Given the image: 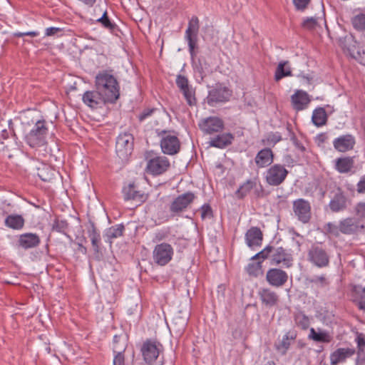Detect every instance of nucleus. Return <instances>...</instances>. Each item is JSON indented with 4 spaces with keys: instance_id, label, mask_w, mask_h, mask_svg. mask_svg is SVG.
Here are the masks:
<instances>
[{
    "instance_id": "obj_1",
    "label": "nucleus",
    "mask_w": 365,
    "mask_h": 365,
    "mask_svg": "<svg viewBox=\"0 0 365 365\" xmlns=\"http://www.w3.org/2000/svg\"><path fill=\"white\" fill-rule=\"evenodd\" d=\"M95 87L110 103H115L120 96V86L117 79L108 71L99 72L95 78Z\"/></svg>"
},
{
    "instance_id": "obj_2",
    "label": "nucleus",
    "mask_w": 365,
    "mask_h": 365,
    "mask_svg": "<svg viewBox=\"0 0 365 365\" xmlns=\"http://www.w3.org/2000/svg\"><path fill=\"white\" fill-rule=\"evenodd\" d=\"M145 160L147 163L145 168L147 173L154 176L165 173L170 166L168 158L159 155L152 150L145 153Z\"/></svg>"
},
{
    "instance_id": "obj_3",
    "label": "nucleus",
    "mask_w": 365,
    "mask_h": 365,
    "mask_svg": "<svg viewBox=\"0 0 365 365\" xmlns=\"http://www.w3.org/2000/svg\"><path fill=\"white\" fill-rule=\"evenodd\" d=\"M307 259L318 268H324L329 265L330 255L321 243H314L307 250Z\"/></svg>"
},
{
    "instance_id": "obj_4",
    "label": "nucleus",
    "mask_w": 365,
    "mask_h": 365,
    "mask_svg": "<svg viewBox=\"0 0 365 365\" xmlns=\"http://www.w3.org/2000/svg\"><path fill=\"white\" fill-rule=\"evenodd\" d=\"M330 202L329 208L332 212H340L346 210L349 205V200L342 189L334 185L329 194Z\"/></svg>"
},
{
    "instance_id": "obj_5",
    "label": "nucleus",
    "mask_w": 365,
    "mask_h": 365,
    "mask_svg": "<svg viewBox=\"0 0 365 365\" xmlns=\"http://www.w3.org/2000/svg\"><path fill=\"white\" fill-rule=\"evenodd\" d=\"M174 250L172 246L166 242L157 245L153 252V261L160 266L168 264L173 256Z\"/></svg>"
},
{
    "instance_id": "obj_6",
    "label": "nucleus",
    "mask_w": 365,
    "mask_h": 365,
    "mask_svg": "<svg viewBox=\"0 0 365 365\" xmlns=\"http://www.w3.org/2000/svg\"><path fill=\"white\" fill-rule=\"evenodd\" d=\"M161 344L150 339L143 342L140 351L146 365H153L160 356Z\"/></svg>"
},
{
    "instance_id": "obj_7",
    "label": "nucleus",
    "mask_w": 365,
    "mask_h": 365,
    "mask_svg": "<svg viewBox=\"0 0 365 365\" xmlns=\"http://www.w3.org/2000/svg\"><path fill=\"white\" fill-rule=\"evenodd\" d=\"M199 29V19L197 16H194L188 22V26L185 35V38L188 43L189 51L192 57L195 56V49L197 47Z\"/></svg>"
},
{
    "instance_id": "obj_8",
    "label": "nucleus",
    "mask_w": 365,
    "mask_h": 365,
    "mask_svg": "<svg viewBox=\"0 0 365 365\" xmlns=\"http://www.w3.org/2000/svg\"><path fill=\"white\" fill-rule=\"evenodd\" d=\"M293 212L297 220L301 222L308 223L312 217L310 202L303 198L293 201Z\"/></svg>"
},
{
    "instance_id": "obj_9",
    "label": "nucleus",
    "mask_w": 365,
    "mask_h": 365,
    "mask_svg": "<svg viewBox=\"0 0 365 365\" xmlns=\"http://www.w3.org/2000/svg\"><path fill=\"white\" fill-rule=\"evenodd\" d=\"M270 250L269 257L272 264L277 265L282 264L284 267L287 268L292 266V255L283 247L271 246Z\"/></svg>"
},
{
    "instance_id": "obj_10",
    "label": "nucleus",
    "mask_w": 365,
    "mask_h": 365,
    "mask_svg": "<svg viewBox=\"0 0 365 365\" xmlns=\"http://www.w3.org/2000/svg\"><path fill=\"white\" fill-rule=\"evenodd\" d=\"M287 174L288 171L283 165L276 164L267 170L266 181L270 185L277 186L284 182Z\"/></svg>"
},
{
    "instance_id": "obj_11",
    "label": "nucleus",
    "mask_w": 365,
    "mask_h": 365,
    "mask_svg": "<svg viewBox=\"0 0 365 365\" xmlns=\"http://www.w3.org/2000/svg\"><path fill=\"white\" fill-rule=\"evenodd\" d=\"M82 101L92 109L102 108L106 103H110L109 101H107L106 96H103V93L96 88L86 91L83 95Z\"/></svg>"
},
{
    "instance_id": "obj_12",
    "label": "nucleus",
    "mask_w": 365,
    "mask_h": 365,
    "mask_svg": "<svg viewBox=\"0 0 365 365\" xmlns=\"http://www.w3.org/2000/svg\"><path fill=\"white\" fill-rule=\"evenodd\" d=\"M194 193L187 192L178 196L170 205V212L173 215H179L183 212L194 200Z\"/></svg>"
},
{
    "instance_id": "obj_13",
    "label": "nucleus",
    "mask_w": 365,
    "mask_h": 365,
    "mask_svg": "<svg viewBox=\"0 0 365 365\" xmlns=\"http://www.w3.org/2000/svg\"><path fill=\"white\" fill-rule=\"evenodd\" d=\"M198 125L203 133L207 135L220 133L224 128L223 120L215 116L202 119Z\"/></svg>"
},
{
    "instance_id": "obj_14",
    "label": "nucleus",
    "mask_w": 365,
    "mask_h": 365,
    "mask_svg": "<svg viewBox=\"0 0 365 365\" xmlns=\"http://www.w3.org/2000/svg\"><path fill=\"white\" fill-rule=\"evenodd\" d=\"M231 95V91L227 88L217 86L209 91L206 98L207 103L210 106H214L218 103L227 101Z\"/></svg>"
},
{
    "instance_id": "obj_15",
    "label": "nucleus",
    "mask_w": 365,
    "mask_h": 365,
    "mask_svg": "<svg viewBox=\"0 0 365 365\" xmlns=\"http://www.w3.org/2000/svg\"><path fill=\"white\" fill-rule=\"evenodd\" d=\"M288 274L279 268H271L266 274L268 284L274 287H281L288 281Z\"/></svg>"
},
{
    "instance_id": "obj_16",
    "label": "nucleus",
    "mask_w": 365,
    "mask_h": 365,
    "mask_svg": "<svg viewBox=\"0 0 365 365\" xmlns=\"http://www.w3.org/2000/svg\"><path fill=\"white\" fill-rule=\"evenodd\" d=\"M356 354V349L350 347L337 348L330 354V365L345 364L346 361Z\"/></svg>"
},
{
    "instance_id": "obj_17",
    "label": "nucleus",
    "mask_w": 365,
    "mask_h": 365,
    "mask_svg": "<svg viewBox=\"0 0 365 365\" xmlns=\"http://www.w3.org/2000/svg\"><path fill=\"white\" fill-rule=\"evenodd\" d=\"M133 149V138H116L115 153L122 160H127Z\"/></svg>"
},
{
    "instance_id": "obj_18",
    "label": "nucleus",
    "mask_w": 365,
    "mask_h": 365,
    "mask_svg": "<svg viewBox=\"0 0 365 365\" xmlns=\"http://www.w3.org/2000/svg\"><path fill=\"white\" fill-rule=\"evenodd\" d=\"M356 44L357 42L352 35H346L339 39V46L344 50H346L353 58L360 61L362 55H365V51L356 50Z\"/></svg>"
},
{
    "instance_id": "obj_19",
    "label": "nucleus",
    "mask_w": 365,
    "mask_h": 365,
    "mask_svg": "<svg viewBox=\"0 0 365 365\" xmlns=\"http://www.w3.org/2000/svg\"><path fill=\"white\" fill-rule=\"evenodd\" d=\"M177 86L183 93V96L190 106L195 105L196 98L195 97V91L189 85L187 78L182 75H178L176 78Z\"/></svg>"
},
{
    "instance_id": "obj_20",
    "label": "nucleus",
    "mask_w": 365,
    "mask_h": 365,
    "mask_svg": "<svg viewBox=\"0 0 365 365\" xmlns=\"http://www.w3.org/2000/svg\"><path fill=\"white\" fill-rule=\"evenodd\" d=\"M310 101L311 99L309 94L302 90H297L291 96L292 106L293 108L297 111L306 109L308 107Z\"/></svg>"
},
{
    "instance_id": "obj_21",
    "label": "nucleus",
    "mask_w": 365,
    "mask_h": 365,
    "mask_svg": "<svg viewBox=\"0 0 365 365\" xmlns=\"http://www.w3.org/2000/svg\"><path fill=\"white\" fill-rule=\"evenodd\" d=\"M341 233L353 235L364 229V226L358 220L348 217L339 222Z\"/></svg>"
},
{
    "instance_id": "obj_22",
    "label": "nucleus",
    "mask_w": 365,
    "mask_h": 365,
    "mask_svg": "<svg viewBox=\"0 0 365 365\" xmlns=\"http://www.w3.org/2000/svg\"><path fill=\"white\" fill-rule=\"evenodd\" d=\"M259 299L265 307H273L278 304L279 295L269 288H261L258 292Z\"/></svg>"
},
{
    "instance_id": "obj_23",
    "label": "nucleus",
    "mask_w": 365,
    "mask_h": 365,
    "mask_svg": "<svg viewBox=\"0 0 365 365\" xmlns=\"http://www.w3.org/2000/svg\"><path fill=\"white\" fill-rule=\"evenodd\" d=\"M53 128L52 123L47 122L45 120H37L33 128L30 131V135L32 137H41L44 135H54L51 131V128Z\"/></svg>"
},
{
    "instance_id": "obj_24",
    "label": "nucleus",
    "mask_w": 365,
    "mask_h": 365,
    "mask_svg": "<svg viewBox=\"0 0 365 365\" xmlns=\"http://www.w3.org/2000/svg\"><path fill=\"white\" fill-rule=\"evenodd\" d=\"M41 240L38 235L35 233H24L19 236L18 245L24 250L36 247Z\"/></svg>"
},
{
    "instance_id": "obj_25",
    "label": "nucleus",
    "mask_w": 365,
    "mask_h": 365,
    "mask_svg": "<svg viewBox=\"0 0 365 365\" xmlns=\"http://www.w3.org/2000/svg\"><path fill=\"white\" fill-rule=\"evenodd\" d=\"M297 331L289 330L282 337V340L275 344V348L282 355H285L289 349L291 344L296 339Z\"/></svg>"
},
{
    "instance_id": "obj_26",
    "label": "nucleus",
    "mask_w": 365,
    "mask_h": 365,
    "mask_svg": "<svg viewBox=\"0 0 365 365\" xmlns=\"http://www.w3.org/2000/svg\"><path fill=\"white\" fill-rule=\"evenodd\" d=\"M160 147L163 153L173 155L180 151V143L179 138H162Z\"/></svg>"
},
{
    "instance_id": "obj_27",
    "label": "nucleus",
    "mask_w": 365,
    "mask_h": 365,
    "mask_svg": "<svg viewBox=\"0 0 365 365\" xmlns=\"http://www.w3.org/2000/svg\"><path fill=\"white\" fill-rule=\"evenodd\" d=\"M263 239L262 232L259 228L252 227L245 234V240L248 247L259 246Z\"/></svg>"
},
{
    "instance_id": "obj_28",
    "label": "nucleus",
    "mask_w": 365,
    "mask_h": 365,
    "mask_svg": "<svg viewBox=\"0 0 365 365\" xmlns=\"http://www.w3.org/2000/svg\"><path fill=\"white\" fill-rule=\"evenodd\" d=\"M124 199L125 200H135L138 202H144L146 196L144 193L136 189L134 184H129L127 187L123 188Z\"/></svg>"
},
{
    "instance_id": "obj_29",
    "label": "nucleus",
    "mask_w": 365,
    "mask_h": 365,
    "mask_svg": "<svg viewBox=\"0 0 365 365\" xmlns=\"http://www.w3.org/2000/svg\"><path fill=\"white\" fill-rule=\"evenodd\" d=\"M255 163L258 168H264L273 162V154L269 148L261 150L256 155Z\"/></svg>"
},
{
    "instance_id": "obj_30",
    "label": "nucleus",
    "mask_w": 365,
    "mask_h": 365,
    "mask_svg": "<svg viewBox=\"0 0 365 365\" xmlns=\"http://www.w3.org/2000/svg\"><path fill=\"white\" fill-rule=\"evenodd\" d=\"M309 338L317 342L330 343L333 340V336L330 332L318 329L317 331L314 328L310 329Z\"/></svg>"
},
{
    "instance_id": "obj_31",
    "label": "nucleus",
    "mask_w": 365,
    "mask_h": 365,
    "mask_svg": "<svg viewBox=\"0 0 365 365\" xmlns=\"http://www.w3.org/2000/svg\"><path fill=\"white\" fill-rule=\"evenodd\" d=\"M88 235L91 239L94 253L98 255L100 253L101 235L94 223H91L88 230Z\"/></svg>"
},
{
    "instance_id": "obj_32",
    "label": "nucleus",
    "mask_w": 365,
    "mask_h": 365,
    "mask_svg": "<svg viewBox=\"0 0 365 365\" xmlns=\"http://www.w3.org/2000/svg\"><path fill=\"white\" fill-rule=\"evenodd\" d=\"M125 227L123 225H116L112 226L106 230L104 237L106 241L110 245L112 244V240L118 238L123 235Z\"/></svg>"
},
{
    "instance_id": "obj_33",
    "label": "nucleus",
    "mask_w": 365,
    "mask_h": 365,
    "mask_svg": "<svg viewBox=\"0 0 365 365\" xmlns=\"http://www.w3.org/2000/svg\"><path fill=\"white\" fill-rule=\"evenodd\" d=\"M5 225L14 230H20L24 225V219L19 215H10L5 219Z\"/></svg>"
},
{
    "instance_id": "obj_34",
    "label": "nucleus",
    "mask_w": 365,
    "mask_h": 365,
    "mask_svg": "<svg viewBox=\"0 0 365 365\" xmlns=\"http://www.w3.org/2000/svg\"><path fill=\"white\" fill-rule=\"evenodd\" d=\"M354 302L359 309L365 311V287L355 285L353 288Z\"/></svg>"
},
{
    "instance_id": "obj_35",
    "label": "nucleus",
    "mask_w": 365,
    "mask_h": 365,
    "mask_svg": "<svg viewBox=\"0 0 365 365\" xmlns=\"http://www.w3.org/2000/svg\"><path fill=\"white\" fill-rule=\"evenodd\" d=\"M354 166V160L351 158H340L336 159L335 167L340 173L349 172Z\"/></svg>"
},
{
    "instance_id": "obj_36",
    "label": "nucleus",
    "mask_w": 365,
    "mask_h": 365,
    "mask_svg": "<svg viewBox=\"0 0 365 365\" xmlns=\"http://www.w3.org/2000/svg\"><path fill=\"white\" fill-rule=\"evenodd\" d=\"M354 138H336L334 141V148L339 152H346L353 148Z\"/></svg>"
},
{
    "instance_id": "obj_37",
    "label": "nucleus",
    "mask_w": 365,
    "mask_h": 365,
    "mask_svg": "<svg viewBox=\"0 0 365 365\" xmlns=\"http://www.w3.org/2000/svg\"><path fill=\"white\" fill-rule=\"evenodd\" d=\"M327 120V115L324 108L319 107L314 110L312 120L315 125L322 126L326 123Z\"/></svg>"
},
{
    "instance_id": "obj_38",
    "label": "nucleus",
    "mask_w": 365,
    "mask_h": 365,
    "mask_svg": "<svg viewBox=\"0 0 365 365\" xmlns=\"http://www.w3.org/2000/svg\"><path fill=\"white\" fill-rule=\"evenodd\" d=\"M294 322L297 327L304 330L308 329L310 325L309 318L302 312L294 314Z\"/></svg>"
},
{
    "instance_id": "obj_39",
    "label": "nucleus",
    "mask_w": 365,
    "mask_h": 365,
    "mask_svg": "<svg viewBox=\"0 0 365 365\" xmlns=\"http://www.w3.org/2000/svg\"><path fill=\"white\" fill-rule=\"evenodd\" d=\"M288 63V61L280 62L276 69L274 79L276 81H279L284 77L292 76V71L289 68L285 69L284 66Z\"/></svg>"
},
{
    "instance_id": "obj_40",
    "label": "nucleus",
    "mask_w": 365,
    "mask_h": 365,
    "mask_svg": "<svg viewBox=\"0 0 365 365\" xmlns=\"http://www.w3.org/2000/svg\"><path fill=\"white\" fill-rule=\"evenodd\" d=\"M355 341L357 345L356 354H357V357H360L365 351V334L361 332H356Z\"/></svg>"
},
{
    "instance_id": "obj_41",
    "label": "nucleus",
    "mask_w": 365,
    "mask_h": 365,
    "mask_svg": "<svg viewBox=\"0 0 365 365\" xmlns=\"http://www.w3.org/2000/svg\"><path fill=\"white\" fill-rule=\"evenodd\" d=\"M255 185V182L253 180H247L237 190V192H236L237 195L240 198L244 197L250 192V190L254 187Z\"/></svg>"
},
{
    "instance_id": "obj_42",
    "label": "nucleus",
    "mask_w": 365,
    "mask_h": 365,
    "mask_svg": "<svg viewBox=\"0 0 365 365\" xmlns=\"http://www.w3.org/2000/svg\"><path fill=\"white\" fill-rule=\"evenodd\" d=\"M351 23L355 29L358 31L365 30V14H360L352 18Z\"/></svg>"
},
{
    "instance_id": "obj_43",
    "label": "nucleus",
    "mask_w": 365,
    "mask_h": 365,
    "mask_svg": "<svg viewBox=\"0 0 365 365\" xmlns=\"http://www.w3.org/2000/svg\"><path fill=\"white\" fill-rule=\"evenodd\" d=\"M38 175L43 181H49L54 175V170L46 165L38 169Z\"/></svg>"
},
{
    "instance_id": "obj_44",
    "label": "nucleus",
    "mask_w": 365,
    "mask_h": 365,
    "mask_svg": "<svg viewBox=\"0 0 365 365\" xmlns=\"http://www.w3.org/2000/svg\"><path fill=\"white\" fill-rule=\"evenodd\" d=\"M319 18L308 17L304 19L302 23V27L304 29L312 31L319 26Z\"/></svg>"
},
{
    "instance_id": "obj_45",
    "label": "nucleus",
    "mask_w": 365,
    "mask_h": 365,
    "mask_svg": "<svg viewBox=\"0 0 365 365\" xmlns=\"http://www.w3.org/2000/svg\"><path fill=\"white\" fill-rule=\"evenodd\" d=\"M96 21L101 24V25L104 28H106L110 31H113L115 28V24L113 22H111L110 20L109 19L106 10L103 12L102 16L98 18L96 20Z\"/></svg>"
},
{
    "instance_id": "obj_46",
    "label": "nucleus",
    "mask_w": 365,
    "mask_h": 365,
    "mask_svg": "<svg viewBox=\"0 0 365 365\" xmlns=\"http://www.w3.org/2000/svg\"><path fill=\"white\" fill-rule=\"evenodd\" d=\"M68 223L65 220L56 219L52 226L53 230L66 235Z\"/></svg>"
},
{
    "instance_id": "obj_47",
    "label": "nucleus",
    "mask_w": 365,
    "mask_h": 365,
    "mask_svg": "<svg viewBox=\"0 0 365 365\" xmlns=\"http://www.w3.org/2000/svg\"><path fill=\"white\" fill-rule=\"evenodd\" d=\"M232 143L231 138H212L209 142L210 146L225 148Z\"/></svg>"
},
{
    "instance_id": "obj_48",
    "label": "nucleus",
    "mask_w": 365,
    "mask_h": 365,
    "mask_svg": "<svg viewBox=\"0 0 365 365\" xmlns=\"http://www.w3.org/2000/svg\"><path fill=\"white\" fill-rule=\"evenodd\" d=\"M339 228H340L339 224L337 225L333 222H328L324 227V229L327 234H329L331 236H334L336 237H337L340 235L341 229H339Z\"/></svg>"
},
{
    "instance_id": "obj_49",
    "label": "nucleus",
    "mask_w": 365,
    "mask_h": 365,
    "mask_svg": "<svg viewBox=\"0 0 365 365\" xmlns=\"http://www.w3.org/2000/svg\"><path fill=\"white\" fill-rule=\"evenodd\" d=\"M262 269V262L250 263L246 267V270L250 275L257 277Z\"/></svg>"
},
{
    "instance_id": "obj_50",
    "label": "nucleus",
    "mask_w": 365,
    "mask_h": 365,
    "mask_svg": "<svg viewBox=\"0 0 365 365\" xmlns=\"http://www.w3.org/2000/svg\"><path fill=\"white\" fill-rule=\"evenodd\" d=\"M123 349V344H122L120 347L116 348V353H114L115 356L113 359V365H125V356Z\"/></svg>"
},
{
    "instance_id": "obj_51",
    "label": "nucleus",
    "mask_w": 365,
    "mask_h": 365,
    "mask_svg": "<svg viewBox=\"0 0 365 365\" xmlns=\"http://www.w3.org/2000/svg\"><path fill=\"white\" fill-rule=\"evenodd\" d=\"M122 344L124 345L123 351H125L127 347L126 339L123 335H115L113 340V351L116 353V348L120 347Z\"/></svg>"
},
{
    "instance_id": "obj_52",
    "label": "nucleus",
    "mask_w": 365,
    "mask_h": 365,
    "mask_svg": "<svg viewBox=\"0 0 365 365\" xmlns=\"http://www.w3.org/2000/svg\"><path fill=\"white\" fill-rule=\"evenodd\" d=\"M309 282L312 284L321 287H324L329 284L328 279L324 274L320 276H314L309 280Z\"/></svg>"
},
{
    "instance_id": "obj_53",
    "label": "nucleus",
    "mask_w": 365,
    "mask_h": 365,
    "mask_svg": "<svg viewBox=\"0 0 365 365\" xmlns=\"http://www.w3.org/2000/svg\"><path fill=\"white\" fill-rule=\"evenodd\" d=\"M270 248L271 245H267L266 247H264L262 251L257 253L255 256H253L251 259H262V260L269 257L270 255Z\"/></svg>"
},
{
    "instance_id": "obj_54",
    "label": "nucleus",
    "mask_w": 365,
    "mask_h": 365,
    "mask_svg": "<svg viewBox=\"0 0 365 365\" xmlns=\"http://www.w3.org/2000/svg\"><path fill=\"white\" fill-rule=\"evenodd\" d=\"M26 143L30 147L36 148L45 144V138H24Z\"/></svg>"
},
{
    "instance_id": "obj_55",
    "label": "nucleus",
    "mask_w": 365,
    "mask_h": 365,
    "mask_svg": "<svg viewBox=\"0 0 365 365\" xmlns=\"http://www.w3.org/2000/svg\"><path fill=\"white\" fill-rule=\"evenodd\" d=\"M200 212L202 220L211 218L212 217V210L209 204H204L200 207Z\"/></svg>"
},
{
    "instance_id": "obj_56",
    "label": "nucleus",
    "mask_w": 365,
    "mask_h": 365,
    "mask_svg": "<svg viewBox=\"0 0 365 365\" xmlns=\"http://www.w3.org/2000/svg\"><path fill=\"white\" fill-rule=\"evenodd\" d=\"M311 0H293V3L297 10L304 11L307 8Z\"/></svg>"
},
{
    "instance_id": "obj_57",
    "label": "nucleus",
    "mask_w": 365,
    "mask_h": 365,
    "mask_svg": "<svg viewBox=\"0 0 365 365\" xmlns=\"http://www.w3.org/2000/svg\"><path fill=\"white\" fill-rule=\"evenodd\" d=\"M169 235V231L168 230H160L155 234L153 238L154 242H160L168 238Z\"/></svg>"
},
{
    "instance_id": "obj_58",
    "label": "nucleus",
    "mask_w": 365,
    "mask_h": 365,
    "mask_svg": "<svg viewBox=\"0 0 365 365\" xmlns=\"http://www.w3.org/2000/svg\"><path fill=\"white\" fill-rule=\"evenodd\" d=\"M178 319L174 318L173 322V325L178 328V331L181 332L184 330L186 326V319H179V322H176Z\"/></svg>"
},
{
    "instance_id": "obj_59",
    "label": "nucleus",
    "mask_w": 365,
    "mask_h": 365,
    "mask_svg": "<svg viewBox=\"0 0 365 365\" xmlns=\"http://www.w3.org/2000/svg\"><path fill=\"white\" fill-rule=\"evenodd\" d=\"M155 108H147L145 109L140 115H139V120L143 121L146 119L148 117L150 116L155 111Z\"/></svg>"
},
{
    "instance_id": "obj_60",
    "label": "nucleus",
    "mask_w": 365,
    "mask_h": 365,
    "mask_svg": "<svg viewBox=\"0 0 365 365\" xmlns=\"http://www.w3.org/2000/svg\"><path fill=\"white\" fill-rule=\"evenodd\" d=\"M356 215L361 218H365V202H359L356 207Z\"/></svg>"
},
{
    "instance_id": "obj_61",
    "label": "nucleus",
    "mask_w": 365,
    "mask_h": 365,
    "mask_svg": "<svg viewBox=\"0 0 365 365\" xmlns=\"http://www.w3.org/2000/svg\"><path fill=\"white\" fill-rule=\"evenodd\" d=\"M293 144L294 146L301 150L302 152H304L305 150V146L304 143L299 139V138H291Z\"/></svg>"
},
{
    "instance_id": "obj_62",
    "label": "nucleus",
    "mask_w": 365,
    "mask_h": 365,
    "mask_svg": "<svg viewBox=\"0 0 365 365\" xmlns=\"http://www.w3.org/2000/svg\"><path fill=\"white\" fill-rule=\"evenodd\" d=\"M61 29L57 27H49L46 29L45 35L46 36H53L60 31Z\"/></svg>"
},
{
    "instance_id": "obj_63",
    "label": "nucleus",
    "mask_w": 365,
    "mask_h": 365,
    "mask_svg": "<svg viewBox=\"0 0 365 365\" xmlns=\"http://www.w3.org/2000/svg\"><path fill=\"white\" fill-rule=\"evenodd\" d=\"M357 192L359 193L365 192V176L358 182Z\"/></svg>"
},
{
    "instance_id": "obj_64",
    "label": "nucleus",
    "mask_w": 365,
    "mask_h": 365,
    "mask_svg": "<svg viewBox=\"0 0 365 365\" xmlns=\"http://www.w3.org/2000/svg\"><path fill=\"white\" fill-rule=\"evenodd\" d=\"M365 364V356L364 357H356L355 360V365H364Z\"/></svg>"
}]
</instances>
